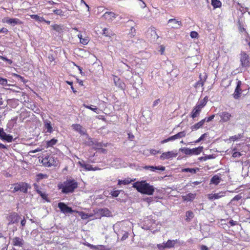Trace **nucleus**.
<instances>
[{
	"label": "nucleus",
	"instance_id": "obj_35",
	"mask_svg": "<svg viewBox=\"0 0 250 250\" xmlns=\"http://www.w3.org/2000/svg\"><path fill=\"white\" fill-rule=\"evenodd\" d=\"M99 212H100V214H101V215L103 216L108 217V216H109L111 214L110 211L109 210V209H108L106 208H101V209H99Z\"/></svg>",
	"mask_w": 250,
	"mask_h": 250
},
{
	"label": "nucleus",
	"instance_id": "obj_42",
	"mask_svg": "<svg viewBox=\"0 0 250 250\" xmlns=\"http://www.w3.org/2000/svg\"><path fill=\"white\" fill-rule=\"evenodd\" d=\"M179 151H181L187 155L190 156V148L188 147H182L179 149Z\"/></svg>",
	"mask_w": 250,
	"mask_h": 250
},
{
	"label": "nucleus",
	"instance_id": "obj_57",
	"mask_svg": "<svg viewBox=\"0 0 250 250\" xmlns=\"http://www.w3.org/2000/svg\"><path fill=\"white\" fill-rule=\"evenodd\" d=\"M47 177V175L43 174L42 173H39L37 175V181H39L42 179L46 178Z\"/></svg>",
	"mask_w": 250,
	"mask_h": 250
},
{
	"label": "nucleus",
	"instance_id": "obj_52",
	"mask_svg": "<svg viewBox=\"0 0 250 250\" xmlns=\"http://www.w3.org/2000/svg\"><path fill=\"white\" fill-rule=\"evenodd\" d=\"M175 140H176V138L175 137V135H174L171 136L170 137H169L167 139H166L163 140L161 143L164 144V143H167L169 141H173Z\"/></svg>",
	"mask_w": 250,
	"mask_h": 250
},
{
	"label": "nucleus",
	"instance_id": "obj_14",
	"mask_svg": "<svg viewBox=\"0 0 250 250\" xmlns=\"http://www.w3.org/2000/svg\"><path fill=\"white\" fill-rule=\"evenodd\" d=\"M3 22H5L11 26H14L16 25L21 24L22 22L17 18H6L3 20Z\"/></svg>",
	"mask_w": 250,
	"mask_h": 250
},
{
	"label": "nucleus",
	"instance_id": "obj_36",
	"mask_svg": "<svg viewBox=\"0 0 250 250\" xmlns=\"http://www.w3.org/2000/svg\"><path fill=\"white\" fill-rule=\"evenodd\" d=\"M58 142V140L55 138H53L49 141H47L46 142V147H52L53 146L56 145V144Z\"/></svg>",
	"mask_w": 250,
	"mask_h": 250
},
{
	"label": "nucleus",
	"instance_id": "obj_38",
	"mask_svg": "<svg viewBox=\"0 0 250 250\" xmlns=\"http://www.w3.org/2000/svg\"><path fill=\"white\" fill-rule=\"evenodd\" d=\"M211 4L214 9L221 7V2L219 0H211Z\"/></svg>",
	"mask_w": 250,
	"mask_h": 250
},
{
	"label": "nucleus",
	"instance_id": "obj_27",
	"mask_svg": "<svg viewBox=\"0 0 250 250\" xmlns=\"http://www.w3.org/2000/svg\"><path fill=\"white\" fill-rule=\"evenodd\" d=\"M203 148L204 147L202 146H199L192 149L190 148V156L200 154L202 152Z\"/></svg>",
	"mask_w": 250,
	"mask_h": 250
},
{
	"label": "nucleus",
	"instance_id": "obj_11",
	"mask_svg": "<svg viewBox=\"0 0 250 250\" xmlns=\"http://www.w3.org/2000/svg\"><path fill=\"white\" fill-rule=\"evenodd\" d=\"M145 170H149L151 172H158V171H164L166 169V167L163 166H145L142 167Z\"/></svg>",
	"mask_w": 250,
	"mask_h": 250
},
{
	"label": "nucleus",
	"instance_id": "obj_64",
	"mask_svg": "<svg viewBox=\"0 0 250 250\" xmlns=\"http://www.w3.org/2000/svg\"><path fill=\"white\" fill-rule=\"evenodd\" d=\"M122 235H123L121 239L122 241L125 240L128 237V233L126 231H125V232Z\"/></svg>",
	"mask_w": 250,
	"mask_h": 250
},
{
	"label": "nucleus",
	"instance_id": "obj_3",
	"mask_svg": "<svg viewBox=\"0 0 250 250\" xmlns=\"http://www.w3.org/2000/svg\"><path fill=\"white\" fill-rule=\"evenodd\" d=\"M13 186L14 187L12 190L13 193L20 191L23 193H27L28 189L30 188V187L28 183L23 182L14 184Z\"/></svg>",
	"mask_w": 250,
	"mask_h": 250
},
{
	"label": "nucleus",
	"instance_id": "obj_33",
	"mask_svg": "<svg viewBox=\"0 0 250 250\" xmlns=\"http://www.w3.org/2000/svg\"><path fill=\"white\" fill-rule=\"evenodd\" d=\"M17 120L18 117H15L12 119L11 120L9 121L7 124V127L10 129L12 128L14 125L17 123Z\"/></svg>",
	"mask_w": 250,
	"mask_h": 250
},
{
	"label": "nucleus",
	"instance_id": "obj_41",
	"mask_svg": "<svg viewBox=\"0 0 250 250\" xmlns=\"http://www.w3.org/2000/svg\"><path fill=\"white\" fill-rule=\"evenodd\" d=\"M86 140L85 141V145L87 146H93V139L89 137L87 134L86 135Z\"/></svg>",
	"mask_w": 250,
	"mask_h": 250
},
{
	"label": "nucleus",
	"instance_id": "obj_21",
	"mask_svg": "<svg viewBox=\"0 0 250 250\" xmlns=\"http://www.w3.org/2000/svg\"><path fill=\"white\" fill-rule=\"evenodd\" d=\"M73 129L78 132L81 135H87L86 133V130L82 125L79 124H73L72 125Z\"/></svg>",
	"mask_w": 250,
	"mask_h": 250
},
{
	"label": "nucleus",
	"instance_id": "obj_6",
	"mask_svg": "<svg viewBox=\"0 0 250 250\" xmlns=\"http://www.w3.org/2000/svg\"><path fill=\"white\" fill-rule=\"evenodd\" d=\"M156 224L155 221L151 218H146L142 223V228L145 230H151Z\"/></svg>",
	"mask_w": 250,
	"mask_h": 250
},
{
	"label": "nucleus",
	"instance_id": "obj_13",
	"mask_svg": "<svg viewBox=\"0 0 250 250\" xmlns=\"http://www.w3.org/2000/svg\"><path fill=\"white\" fill-rule=\"evenodd\" d=\"M173 242L171 240H168L167 242H163L162 244L157 245V248L159 250H164L165 249H171L174 247Z\"/></svg>",
	"mask_w": 250,
	"mask_h": 250
},
{
	"label": "nucleus",
	"instance_id": "obj_37",
	"mask_svg": "<svg viewBox=\"0 0 250 250\" xmlns=\"http://www.w3.org/2000/svg\"><path fill=\"white\" fill-rule=\"evenodd\" d=\"M243 137H244V134L243 133H239L237 135L230 136L229 138V140L233 141H238L239 140H240L241 138H242Z\"/></svg>",
	"mask_w": 250,
	"mask_h": 250
},
{
	"label": "nucleus",
	"instance_id": "obj_20",
	"mask_svg": "<svg viewBox=\"0 0 250 250\" xmlns=\"http://www.w3.org/2000/svg\"><path fill=\"white\" fill-rule=\"evenodd\" d=\"M202 108L199 106V105H196L193 109H192V112L190 114V117L194 120H195V118L199 116Z\"/></svg>",
	"mask_w": 250,
	"mask_h": 250
},
{
	"label": "nucleus",
	"instance_id": "obj_55",
	"mask_svg": "<svg viewBox=\"0 0 250 250\" xmlns=\"http://www.w3.org/2000/svg\"><path fill=\"white\" fill-rule=\"evenodd\" d=\"M208 133H205L203 134H202L197 140H196L194 143H198L202 141H203L206 137L208 136Z\"/></svg>",
	"mask_w": 250,
	"mask_h": 250
},
{
	"label": "nucleus",
	"instance_id": "obj_61",
	"mask_svg": "<svg viewBox=\"0 0 250 250\" xmlns=\"http://www.w3.org/2000/svg\"><path fill=\"white\" fill-rule=\"evenodd\" d=\"M214 117H215V115L213 114V115H211L210 116H209L208 117H206L202 120H205V122L208 123V122H210L211 121H212L214 119Z\"/></svg>",
	"mask_w": 250,
	"mask_h": 250
},
{
	"label": "nucleus",
	"instance_id": "obj_8",
	"mask_svg": "<svg viewBox=\"0 0 250 250\" xmlns=\"http://www.w3.org/2000/svg\"><path fill=\"white\" fill-rule=\"evenodd\" d=\"M78 164L80 165L81 167L83 168V170L85 171H96L98 170H100L98 167H93V166L87 164L84 161L82 160L81 161H79Z\"/></svg>",
	"mask_w": 250,
	"mask_h": 250
},
{
	"label": "nucleus",
	"instance_id": "obj_62",
	"mask_svg": "<svg viewBox=\"0 0 250 250\" xmlns=\"http://www.w3.org/2000/svg\"><path fill=\"white\" fill-rule=\"evenodd\" d=\"M135 34H136V30L135 29V28H134L133 26H131L130 32H129V35H130V37H132L135 36Z\"/></svg>",
	"mask_w": 250,
	"mask_h": 250
},
{
	"label": "nucleus",
	"instance_id": "obj_12",
	"mask_svg": "<svg viewBox=\"0 0 250 250\" xmlns=\"http://www.w3.org/2000/svg\"><path fill=\"white\" fill-rule=\"evenodd\" d=\"M178 155L176 151H170L163 152L160 157V159L162 160H168L172 158L176 157Z\"/></svg>",
	"mask_w": 250,
	"mask_h": 250
},
{
	"label": "nucleus",
	"instance_id": "obj_48",
	"mask_svg": "<svg viewBox=\"0 0 250 250\" xmlns=\"http://www.w3.org/2000/svg\"><path fill=\"white\" fill-rule=\"evenodd\" d=\"M199 78L200 80L197 81L194 84V87L196 88L200 87V86H203L204 85V81L202 80L201 75H200Z\"/></svg>",
	"mask_w": 250,
	"mask_h": 250
},
{
	"label": "nucleus",
	"instance_id": "obj_60",
	"mask_svg": "<svg viewBox=\"0 0 250 250\" xmlns=\"http://www.w3.org/2000/svg\"><path fill=\"white\" fill-rule=\"evenodd\" d=\"M0 84L3 86L7 84V80L0 77Z\"/></svg>",
	"mask_w": 250,
	"mask_h": 250
},
{
	"label": "nucleus",
	"instance_id": "obj_2",
	"mask_svg": "<svg viewBox=\"0 0 250 250\" xmlns=\"http://www.w3.org/2000/svg\"><path fill=\"white\" fill-rule=\"evenodd\" d=\"M78 183L73 179H68L62 183L59 184L58 188L62 189V193L65 194L73 193L78 187Z\"/></svg>",
	"mask_w": 250,
	"mask_h": 250
},
{
	"label": "nucleus",
	"instance_id": "obj_43",
	"mask_svg": "<svg viewBox=\"0 0 250 250\" xmlns=\"http://www.w3.org/2000/svg\"><path fill=\"white\" fill-rule=\"evenodd\" d=\"M31 18L40 22H43L44 21V18L43 17H40L38 15H31Z\"/></svg>",
	"mask_w": 250,
	"mask_h": 250
},
{
	"label": "nucleus",
	"instance_id": "obj_9",
	"mask_svg": "<svg viewBox=\"0 0 250 250\" xmlns=\"http://www.w3.org/2000/svg\"><path fill=\"white\" fill-rule=\"evenodd\" d=\"M0 139L3 142L11 143L13 140V136L4 132L3 128L0 127Z\"/></svg>",
	"mask_w": 250,
	"mask_h": 250
},
{
	"label": "nucleus",
	"instance_id": "obj_18",
	"mask_svg": "<svg viewBox=\"0 0 250 250\" xmlns=\"http://www.w3.org/2000/svg\"><path fill=\"white\" fill-rule=\"evenodd\" d=\"M44 128L45 133H51L53 131L51 122L48 120H43Z\"/></svg>",
	"mask_w": 250,
	"mask_h": 250
},
{
	"label": "nucleus",
	"instance_id": "obj_50",
	"mask_svg": "<svg viewBox=\"0 0 250 250\" xmlns=\"http://www.w3.org/2000/svg\"><path fill=\"white\" fill-rule=\"evenodd\" d=\"M207 97H205L203 100L201 101L200 103H198L196 104L199 105V106L202 108L204 106L206 105L207 103Z\"/></svg>",
	"mask_w": 250,
	"mask_h": 250
},
{
	"label": "nucleus",
	"instance_id": "obj_59",
	"mask_svg": "<svg viewBox=\"0 0 250 250\" xmlns=\"http://www.w3.org/2000/svg\"><path fill=\"white\" fill-rule=\"evenodd\" d=\"M190 36L192 39H196L198 38L199 34L196 31H193L190 32Z\"/></svg>",
	"mask_w": 250,
	"mask_h": 250
},
{
	"label": "nucleus",
	"instance_id": "obj_16",
	"mask_svg": "<svg viewBox=\"0 0 250 250\" xmlns=\"http://www.w3.org/2000/svg\"><path fill=\"white\" fill-rule=\"evenodd\" d=\"M226 191H220L218 193H210L208 195V198L209 200L218 199L225 195Z\"/></svg>",
	"mask_w": 250,
	"mask_h": 250
},
{
	"label": "nucleus",
	"instance_id": "obj_26",
	"mask_svg": "<svg viewBox=\"0 0 250 250\" xmlns=\"http://www.w3.org/2000/svg\"><path fill=\"white\" fill-rule=\"evenodd\" d=\"M200 168L198 167H193V168H182L181 169L182 172L188 173L189 172L191 174H196L197 172L199 171Z\"/></svg>",
	"mask_w": 250,
	"mask_h": 250
},
{
	"label": "nucleus",
	"instance_id": "obj_51",
	"mask_svg": "<svg viewBox=\"0 0 250 250\" xmlns=\"http://www.w3.org/2000/svg\"><path fill=\"white\" fill-rule=\"evenodd\" d=\"M94 250H110L106 246L104 245H97L95 246Z\"/></svg>",
	"mask_w": 250,
	"mask_h": 250
},
{
	"label": "nucleus",
	"instance_id": "obj_46",
	"mask_svg": "<svg viewBox=\"0 0 250 250\" xmlns=\"http://www.w3.org/2000/svg\"><path fill=\"white\" fill-rule=\"evenodd\" d=\"M103 34L106 37H110L112 35L111 31L108 28H104L102 30Z\"/></svg>",
	"mask_w": 250,
	"mask_h": 250
},
{
	"label": "nucleus",
	"instance_id": "obj_49",
	"mask_svg": "<svg viewBox=\"0 0 250 250\" xmlns=\"http://www.w3.org/2000/svg\"><path fill=\"white\" fill-rule=\"evenodd\" d=\"M40 196L42 197V198L46 201L47 202H49L50 200L47 197V194L45 192H42V191L39 193Z\"/></svg>",
	"mask_w": 250,
	"mask_h": 250
},
{
	"label": "nucleus",
	"instance_id": "obj_19",
	"mask_svg": "<svg viewBox=\"0 0 250 250\" xmlns=\"http://www.w3.org/2000/svg\"><path fill=\"white\" fill-rule=\"evenodd\" d=\"M150 34L151 38L150 40L152 41H154L155 40L158 39L159 36L156 33V29L155 27H151L148 31V33L147 34V38H149V35Z\"/></svg>",
	"mask_w": 250,
	"mask_h": 250
},
{
	"label": "nucleus",
	"instance_id": "obj_54",
	"mask_svg": "<svg viewBox=\"0 0 250 250\" xmlns=\"http://www.w3.org/2000/svg\"><path fill=\"white\" fill-rule=\"evenodd\" d=\"M121 191H122L121 190H113L111 191L110 194L113 197H117Z\"/></svg>",
	"mask_w": 250,
	"mask_h": 250
},
{
	"label": "nucleus",
	"instance_id": "obj_23",
	"mask_svg": "<svg viewBox=\"0 0 250 250\" xmlns=\"http://www.w3.org/2000/svg\"><path fill=\"white\" fill-rule=\"evenodd\" d=\"M114 83L115 85L117 87L121 88L122 90H124V88H125V83L124 82H123L117 76H115L114 77Z\"/></svg>",
	"mask_w": 250,
	"mask_h": 250
},
{
	"label": "nucleus",
	"instance_id": "obj_53",
	"mask_svg": "<svg viewBox=\"0 0 250 250\" xmlns=\"http://www.w3.org/2000/svg\"><path fill=\"white\" fill-rule=\"evenodd\" d=\"M53 13L57 16H62L64 12L61 9H54L53 10Z\"/></svg>",
	"mask_w": 250,
	"mask_h": 250
},
{
	"label": "nucleus",
	"instance_id": "obj_44",
	"mask_svg": "<svg viewBox=\"0 0 250 250\" xmlns=\"http://www.w3.org/2000/svg\"><path fill=\"white\" fill-rule=\"evenodd\" d=\"M214 158V157L213 156V155H206L205 156H202V157H199L198 160L200 161H206L207 160L213 159Z\"/></svg>",
	"mask_w": 250,
	"mask_h": 250
},
{
	"label": "nucleus",
	"instance_id": "obj_17",
	"mask_svg": "<svg viewBox=\"0 0 250 250\" xmlns=\"http://www.w3.org/2000/svg\"><path fill=\"white\" fill-rule=\"evenodd\" d=\"M218 115L221 118V122L223 123L228 122L232 117L231 114L227 111L219 112Z\"/></svg>",
	"mask_w": 250,
	"mask_h": 250
},
{
	"label": "nucleus",
	"instance_id": "obj_30",
	"mask_svg": "<svg viewBox=\"0 0 250 250\" xmlns=\"http://www.w3.org/2000/svg\"><path fill=\"white\" fill-rule=\"evenodd\" d=\"M205 124V120H201L200 122L196 123L195 125H191L190 128L192 131L197 130L198 129L202 128Z\"/></svg>",
	"mask_w": 250,
	"mask_h": 250
},
{
	"label": "nucleus",
	"instance_id": "obj_25",
	"mask_svg": "<svg viewBox=\"0 0 250 250\" xmlns=\"http://www.w3.org/2000/svg\"><path fill=\"white\" fill-rule=\"evenodd\" d=\"M173 23V26H172L173 28L179 29L183 24L181 21H178L175 19H171L168 21V23Z\"/></svg>",
	"mask_w": 250,
	"mask_h": 250
},
{
	"label": "nucleus",
	"instance_id": "obj_15",
	"mask_svg": "<svg viewBox=\"0 0 250 250\" xmlns=\"http://www.w3.org/2000/svg\"><path fill=\"white\" fill-rule=\"evenodd\" d=\"M242 83L240 81H238L237 82L236 87L235 89L234 92L232 94L233 97L235 99H238L240 96L242 92V89L241 88Z\"/></svg>",
	"mask_w": 250,
	"mask_h": 250
},
{
	"label": "nucleus",
	"instance_id": "obj_10",
	"mask_svg": "<svg viewBox=\"0 0 250 250\" xmlns=\"http://www.w3.org/2000/svg\"><path fill=\"white\" fill-rule=\"evenodd\" d=\"M42 163L47 167H51L52 166H55L56 162L55 160V158L52 155H47L43 158Z\"/></svg>",
	"mask_w": 250,
	"mask_h": 250
},
{
	"label": "nucleus",
	"instance_id": "obj_24",
	"mask_svg": "<svg viewBox=\"0 0 250 250\" xmlns=\"http://www.w3.org/2000/svg\"><path fill=\"white\" fill-rule=\"evenodd\" d=\"M12 244L14 246L22 247L24 241L22 238L15 237L12 239Z\"/></svg>",
	"mask_w": 250,
	"mask_h": 250
},
{
	"label": "nucleus",
	"instance_id": "obj_47",
	"mask_svg": "<svg viewBox=\"0 0 250 250\" xmlns=\"http://www.w3.org/2000/svg\"><path fill=\"white\" fill-rule=\"evenodd\" d=\"M186 131L184 130L175 134L176 139H179L185 137L186 136Z\"/></svg>",
	"mask_w": 250,
	"mask_h": 250
},
{
	"label": "nucleus",
	"instance_id": "obj_45",
	"mask_svg": "<svg viewBox=\"0 0 250 250\" xmlns=\"http://www.w3.org/2000/svg\"><path fill=\"white\" fill-rule=\"evenodd\" d=\"M84 106L85 108L90 109L91 110L94 111V112H95L97 114L99 113V112H98L99 110H98V108L96 107V106H94L92 105H88L84 104Z\"/></svg>",
	"mask_w": 250,
	"mask_h": 250
},
{
	"label": "nucleus",
	"instance_id": "obj_4",
	"mask_svg": "<svg viewBox=\"0 0 250 250\" xmlns=\"http://www.w3.org/2000/svg\"><path fill=\"white\" fill-rule=\"evenodd\" d=\"M20 217L19 214L15 212H11L7 215L6 220L8 221V226L17 223L19 222Z\"/></svg>",
	"mask_w": 250,
	"mask_h": 250
},
{
	"label": "nucleus",
	"instance_id": "obj_56",
	"mask_svg": "<svg viewBox=\"0 0 250 250\" xmlns=\"http://www.w3.org/2000/svg\"><path fill=\"white\" fill-rule=\"evenodd\" d=\"M242 198V196L239 195V194H238V195H236V196H235L230 201V203L232 204H235V201H237L241 199V198Z\"/></svg>",
	"mask_w": 250,
	"mask_h": 250
},
{
	"label": "nucleus",
	"instance_id": "obj_58",
	"mask_svg": "<svg viewBox=\"0 0 250 250\" xmlns=\"http://www.w3.org/2000/svg\"><path fill=\"white\" fill-rule=\"evenodd\" d=\"M34 190L39 194L42 191V188L40 187L37 184L34 183L33 184Z\"/></svg>",
	"mask_w": 250,
	"mask_h": 250
},
{
	"label": "nucleus",
	"instance_id": "obj_63",
	"mask_svg": "<svg viewBox=\"0 0 250 250\" xmlns=\"http://www.w3.org/2000/svg\"><path fill=\"white\" fill-rule=\"evenodd\" d=\"M89 40L87 38L81 39L80 42L83 45H86L88 43Z\"/></svg>",
	"mask_w": 250,
	"mask_h": 250
},
{
	"label": "nucleus",
	"instance_id": "obj_32",
	"mask_svg": "<svg viewBox=\"0 0 250 250\" xmlns=\"http://www.w3.org/2000/svg\"><path fill=\"white\" fill-rule=\"evenodd\" d=\"M93 146H92L94 149H98L103 146H106L102 142H99L95 139H93Z\"/></svg>",
	"mask_w": 250,
	"mask_h": 250
},
{
	"label": "nucleus",
	"instance_id": "obj_39",
	"mask_svg": "<svg viewBox=\"0 0 250 250\" xmlns=\"http://www.w3.org/2000/svg\"><path fill=\"white\" fill-rule=\"evenodd\" d=\"M186 220L187 222H189L191 221V219L194 217V213L192 211L188 210L187 211L186 213Z\"/></svg>",
	"mask_w": 250,
	"mask_h": 250
},
{
	"label": "nucleus",
	"instance_id": "obj_34",
	"mask_svg": "<svg viewBox=\"0 0 250 250\" xmlns=\"http://www.w3.org/2000/svg\"><path fill=\"white\" fill-rule=\"evenodd\" d=\"M221 178L219 176L215 175L211 178L210 180V183L214 184L215 185H217L219 184Z\"/></svg>",
	"mask_w": 250,
	"mask_h": 250
},
{
	"label": "nucleus",
	"instance_id": "obj_22",
	"mask_svg": "<svg viewBox=\"0 0 250 250\" xmlns=\"http://www.w3.org/2000/svg\"><path fill=\"white\" fill-rule=\"evenodd\" d=\"M123 226L121 224H117L114 226V231L117 234L118 237L125 232Z\"/></svg>",
	"mask_w": 250,
	"mask_h": 250
},
{
	"label": "nucleus",
	"instance_id": "obj_5",
	"mask_svg": "<svg viewBox=\"0 0 250 250\" xmlns=\"http://www.w3.org/2000/svg\"><path fill=\"white\" fill-rule=\"evenodd\" d=\"M241 66L243 68H248L250 66V57L245 52H242L240 54Z\"/></svg>",
	"mask_w": 250,
	"mask_h": 250
},
{
	"label": "nucleus",
	"instance_id": "obj_29",
	"mask_svg": "<svg viewBox=\"0 0 250 250\" xmlns=\"http://www.w3.org/2000/svg\"><path fill=\"white\" fill-rule=\"evenodd\" d=\"M196 196L195 193H189L185 196H183V199L184 201L191 202L195 198Z\"/></svg>",
	"mask_w": 250,
	"mask_h": 250
},
{
	"label": "nucleus",
	"instance_id": "obj_7",
	"mask_svg": "<svg viewBox=\"0 0 250 250\" xmlns=\"http://www.w3.org/2000/svg\"><path fill=\"white\" fill-rule=\"evenodd\" d=\"M58 207L60 209L61 212L64 214H72L75 212V211L73 210L71 207L68 206L64 202H59L58 204Z\"/></svg>",
	"mask_w": 250,
	"mask_h": 250
},
{
	"label": "nucleus",
	"instance_id": "obj_31",
	"mask_svg": "<svg viewBox=\"0 0 250 250\" xmlns=\"http://www.w3.org/2000/svg\"><path fill=\"white\" fill-rule=\"evenodd\" d=\"M103 17L109 20H112L117 17V15L112 12H106L103 16Z\"/></svg>",
	"mask_w": 250,
	"mask_h": 250
},
{
	"label": "nucleus",
	"instance_id": "obj_28",
	"mask_svg": "<svg viewBox=\"0 0 250 250\" xmlns=\"http://www.w3.org/2000/svg\"><path fill=\"white\" fill-rule=\"evenodd\" d=\"M135 180V179H131L130 178H125L124 180L119 179L118 180V185H127Z\"/></svg>",
	"mask_w": 250,
	"mask_h": 250
},
{
	"label": "nucleus",
	"instance_id": "obj_1",
	"mask_svg": "<svg viewBox=\"0 0 250 250\" xmlns=\"http://www.w3.org/2000/svg\"><path fill=\"white\" fill-rule=\"evenodd\" d=\"M132 187L139 192L148 195H153L155 191L154 187L144 180L134 183L132 184Z\"/></svg>",
	"mask_w": 250,
	"mask_h": 250
},
{
	"label": "nucleus",
	"instance_id": "obj_40",
	"mask_svg": "<svg viewBox=\"0 0 250 250\" xmlns=\"http://www.w3.org/2000/svg\"><path fill=\"white\" fill-rule=\"evenodd\" d=\"M52 27L54 30L59 33H61L63 31V26H62L61 25L55 24L52 25Z\"/></svg>",
	"mask_w": 250,
	"mask_h": 250
}]
</instances>
